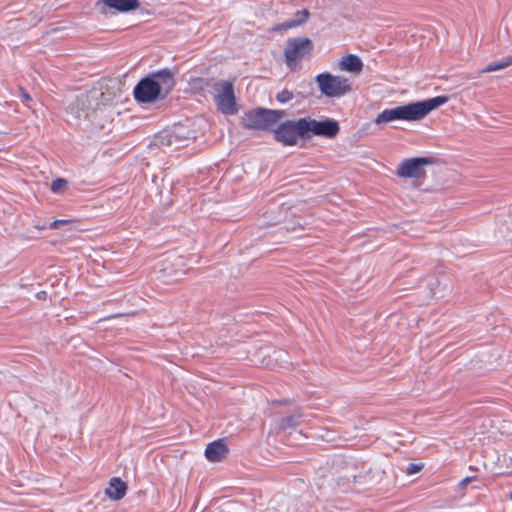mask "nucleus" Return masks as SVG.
<instances>
[{"label":"nucleus","instance_id":"f03ea898","mask_svg":"<svg viewBox=\"0 0 512 512\" xmlns=\"http://www.w3.org/2000/svg\"><path fill=\"white\" fill-rule=\"evenodd\" d=\"M448 100V96L440 95L426 100L400 105L391 109H385L377 115L375 123L382 124L395 120L418 121L426 117L434 109L447 103Z\"/></svg>","mask_w":512,"mask_h":512},{"label":"nucleus","instance_id":"4be33fe9","mask_svg":"<svg viewBox=\"0 0 512 512\" xmlns=\"http://www.w3.org/2000/svg\"><path fill=\"white\" fill-rule=\"evenodd\" d=\"M371 469H369L368 471H366L363 475L362 474H359V475H354V482L356 483H359V484H366L368 482L371 481Z\"/></svg>","mask_w":512,"mask_h":512},{"label":"nucleus","instance_id":"bb28decb","mask_svg":"<svg viewBox=\"0 0 512 512\" xmlns=\"http://www.w3.org/2000/svg\"><path fill=\"white\" fill-rule=\"evenodd\" d=\"M56 223L60 227L61 225L67 224L68 220L59 219V220H56Z\"/></svg>","mask_w":512,"mask_h":512},{"label":"nucleus","instance_id":"a211bd4d","mask_svg":"<svg viewBox=\"0 0 512 512\" xmlns=\"http://www.w3.org/2000/svg\"><path fill=\"white\" fill-rule=\"evenodd\" d=\"M268 113H269L272 129H276V127L278 126L279 120H281L282 118H284L286 116L285 110L268 109Z\"/></svg>","mask_w":512,"mask_h":512},{"label":"nucleus","instance_id":"39448f33","mask_svg":"<svg viewBox=\"0 0 512 512\" xmlns=\"http://www.w3.org/2000/svg\"><path fill=\"white\" fill-rule=\"evenodd\" d=\"M320 92L326 97H342L352 91L350 81L342 76H335L329 72H323L315 77Z\"/></svg>","mask_w":512,"mask_h":512},{"label":"nucleus","instance_id":"1a4fd4ad","mask_svg":"<svg viewBox=\"0 0 512 512\" xmlns=\"http://www.w3.org/2000/svg\"><path fill=\"white\" fill-rule=\"evenodd\" d=\"M435 162L436 159L431 156L408 158L397 166L396 173L401 178L421 179L426 176L424 167Z\"/></svg>","mask_w":512,"mask_h":512},{"label":"nucleus","instance_id":"c85d7f7f","mask_svg":"<svg viewBox=\"0 0 512 512\" xmlns=\"http://www.w3.org/2000/svg\"><path fill=\"white\" fill-rule=\"evenodd\" d=\"M510 499L512 500V492L509 494Z\"/></svg>","mask_w":512,"mask_h":512},{"label":"nucleus","instance_id":"cd10ccee","mask_svg":"<svg viewBox=\"0 0 512 512\" xmlns=\"http://www.w3.org/2000/svg\"><path fill=\"white\" fill-rule=\"evenodd\" d=\"M43 296H46V293H45V292H41V293H39V294H38V297H39L40 299H42V298H43Z\"/></svg>","mask_w":512,"mask_h":512},{"label":"nucleus","instance_id":"f257e3e1","mask_svg":"<svg viewBox=\"0 0 512 512\" xmlns=\"http://www.w3.org/2000/svg\"><path fill=\"white\" fill-rule=\"evenodd\" d=\"M175 84L174 72L164 68L143 77L134 87L133 95L138 103H154L160 98H165Z\"/></svg>","mask_w":512,"mask_h":512},{"label":"nucleus","instance_id":"2eb2a0df","mask_svg":"<svg viewBox=\"0 0 512 512\" xmlns=\"http://www.w3.org/2000/svg\"><path fill=\"white\" fill-rule=\"evenodd\" d=\"M308 9H302L295 13L294 17L282 23L283 29H291L303 25L309 18Z\"/></svg>","mask_w":512,"mask_h":512},{"label":"nucleus","instance_id":"f8f14e48","mask_svg":"<svg viewBox=\"0 0 512 512\" xmlns=\"http://www.w3.org/2000/svg\"><path fill=\"white\" fill-rule=\"evenodd\" d=\"M229 449L224 439L209 443L205 449V456L210 462H220L228 456Z\"/></svg>","mask_w":512,"mask_h":512},{"label":"nucleus","instance_id":"6ab92c4d","mask_svg":"<svg viewBox=\"0 0 512 512\" xmlns=\"http://www.w3.org/2000/svg\"><path fill=\"white\" fill-rule=\"evenodd\" d=\"M68 185V182L64 178H56L51 183V191L55 194H61L64 192Z\"/></svg>","mask_w":512,"mask_h":512},{"label":"nucleus","instance_id":"423d86ee","mask_svg":"<svg viewBox=\"0 0 512 512\" xmlns=\"http://www.w3.org/2000/svg\"><path fill=\"white\" fill-rule=\"evenodd\" d=\"M307 141L313 137L327 139L335 138L340 132L339 122L333 118L324 117L320 120L310 116L304 117Z\"/></svg>","mask_w":512,"mask_h":512},{"label":"nucleus","instance_id":"a878e982","mask_svg":"<svg viewBox=\"0 0 512 512\" xmlns=\"http://www.w3.org/2000/svg\"><path fill=\"white\" fill-rule=\"evenodd\" d=\"M309 94H310V92L304 93V92H301V91L296 93V95L301 97L302 99L306 98L307 95H309Z\"/></svg>","mask_w":512,"mask_h":512},{"label":"nucleus","instance_id":"20e7f679","mask_svg":"<svg viewBox=\"0 0 512 512\" xmlns=\"http://www.w3.org/2000/svg\"><path fill=\"white\" fill-rule=\"evenodd\" d=\"M193 131L185 125L175 124L172 128L164 129L158 132L151 145L159 148H170L171 150H179L188 146L189 140L193 137Z\"/></svg>","mask_w":512,"mask_h":512},{"label":"nucleus","instance_id":"0eeeda50","mask_svg":"<svg viewBox=\"0 0 512 512\" xmlns=\"http://www.w3.org/2000/svg\"><path fill=\"white\" fill-rule=\"evenodd\" d=\"M215 91L214 101L218 110L225 115H234L238 112L233 84L220 80L213 85Z\"/></svg>","mask_w":512,"mask_h":512},{"label":"nucleus","instance_id":"4468645a","mask_svg":"<svg viewBox=\"0 0 512 512\" xmlns=\"http://www.w3.org/2000/svg\"><path fill=\"white\" fill-rule=\"evenodd\" d=\"M339 68L346 72L359 74L363 69V62L357 55L348 54L339 62Z\"/></svg>","mask_w":512,"mask_h":512},{"label":"nucleus","instance_id":"ddd939ff","mask_svg":"<svg viewBox=\"0 0 512 512\" xmlns=\"http://www.w3.org/2000/svg\"><path fill=\"white\" fill-rule=\"evenodd\" d=\"M128 490L127 483L120 477H112L105 489V495L114 501L121 500L125 497Z\"/></svg>","mask_w":512,"mask_h":512},{"label":"nucleus","instance_id":"9d476101","mask_svg":"<svg viewBox=\"0 0 512 512\" xmlns=\"http://www.w3.org/2000/svg\"><path fill=\"white\" fill-rule=\"evenodd\" d=\"M241 126L249 130L271 132L274 136L275 129H272L268 108L257 107L246 111L241 118Z\"/></svg>","mask_w":512,"mask_h":512},{"label":"nucleus","instance_id":"b1692460","mask_svg":"<svg viewBox=\"0 0 512 512\" xmlns=\"http://www.w3.org/2000/svg\"><path fill=\"white\" fill-rule=\"evenodd\" d=\"M21 100L23 103L28 104V102L32 101V98L25 90L21 89Z\"/></svg>","mask_w":512,"mask_h":512},{"label":"nucleus","instance_id":"7ed1b4c3","mask_svg":"<svg viewBox=\"0 0 512 512\" xmlns=\"http://www.w3.org/2000/svg\"><path fill=\"white\" fill-rule=\"evenodd\" d=\"M273 139L282 146L303 147L307 142L304 117L280 122L274 130Z\"/></svg>","mask_w":512,"mask_h":512},{"label":"nucleus","instance_id":"9b49d317","mask_svg":"<svg viewBox=\"0 0 512 512\" xmlns=\"http://www.w3.org/2000/svg\"><path fill=\"white\" fill-rule=\"evenodd\" d=\"M141 2H96L95 9L103 15L142 11Z\"/></svg>","mask_w":512,"mask_h":512},{"label":"nucleus","instance_id":"5701e85b","mask_svg":"<svg viewBox=\"0 0 512 512\" xmlns=\"http://www.w3.org/2000/svg\"><path fill=\"white\" fill-rule=\"evenodd\" d=\"M36 228H37V229H40V230H44V229H46V228H49V229H58V228H59V226L57 225L56 220H55V221H53V222H50L48 225H46V224H44L43 226H39V225H37V226H36Z\"/></svg>","mask_w":512,"mask_h":512},{"label":"nucleus","instance_id":"412c9836","mask_svg":"<svg viewBox=\"0 0 512 512\" xmlns=\"http://www.w3.org/2000/svg\"><path fill=\"white\" fill-rule=\"evenodd\" d=\"M424 465L422 463H409L405 469L407 475H413L422 470Z\"/></svg>","mask_w":512,"mask_h":512},{"label":"nucleus","instance_id":"f3484780","mask_svg":"<svg viewBox=\"0 0 512 512\" xmlns=\"http://www.w3.org/2000/svg\"><path fill=\"white\" fill-rule=\"evenodd\" d=\"M512 65V56H507L501 60L493 61L489 63L484 69L483 72H493L507 68Z\"/></svg>","mask_w":512,"mask_h":512},{"label":"nucleus","instance_id":"c756f323","mask_svg":"<svg viewBox=\"0 0 512 512\" xmlns=\"http://www.w3.org/2000/svg\"><path fill=\"white\" fill-rule=\"evenodd\" d=\"M219 512H230V511H226V510H220Z\"/></svg>","mask_w":512,"mask_h":512},{"label":"nucleus","instance_id":"393cba45","mask_svg":"<svg viewBox=\"0 0 512 512\" xmlns=\"http://www.w3.org/2000/svg\"><path fill=\"white\" fill-rule=\"evenodd\" d=\"M474 479V477H466L464 479H462L459 483V486L461 488H464L466 487L472 480Z\"/></svg>","mask_w":512,"mask_h":512},{"label":"nucleus","instance_id":"aec40b11","mask_svg":"<svg viewBox=\"0 0 512 512\" xmlns=\"http://www.w3.org/2000/svg\"><path fill=\"white\" fill-rule=\"evenodd\" d=\"M294 93L287 90V89H284L282 91H280L279 93H277L276 95V100L281 103V104H285L289 101H291L293 98H294Z\"/></svg>","mask_w":512,"mask_h":512},{"label":"nucleus","instance_id":"6e6552de","mask_svg":"<svg viewBox=\"0 0 512 512\" xmlns=\"http://www.w3.org/2000/svg\"><path fill=\"white\" fill-rule=\"evenodd\" d=\"M314 50L313 42L307 37L291 38L284 50L285 63L292 68L297 60L309 58Z\"/></svg>","mask_w":512,"mask_h":512},{"label":"nucleus","instance_id":"dca6fc26","mask_svg":"<svg viewBox=\"0 0 512 512\" xmlns=\"http://www.w3.org/2000/svg\"><path fill=\"white\" fill-rule=\"evenodd\" d=\"M301 417L302 415L300 413H293L291 415L282 417L279 422V428L283 430L295 428L300 424Z\"/></svg>","mask_w":512,"mask_h":512}]
</instances>
